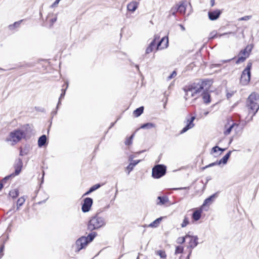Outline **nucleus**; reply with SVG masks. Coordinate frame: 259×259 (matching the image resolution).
I'll return each instance as SVG.
<instances>
[{
    "label": "nucleus",
    "instance_id": "a878e982",
    "mask_svg": "<svg viewBox=\"0 0 259 259\" xmlns=\"http://www.w3.org/2000/svg\"><path fill=\"white\" fill-rule=\"evenodd\" d=\"M19 195V190L17 189L12 190L9 192V195L13 198H16Z\"/></svg>",
    "mask_w": 259,
    "mask_h": 259
},
{
    "label": "nucleus",
    "instance_id": "7ed1b4c3",
    "mask_svg": "<svg viewBox=\"0 0 259 259\" xmlns=\"http://www.w3.org/2000/svg\"><path fill=\"white\" fill-rule=\"evenodd\" d=\"M25 137V134L23 131L20 130H15L10 133L6 138V141L10 142L11 145H14Z\"/></svg>",
    "mask_w": 259,
    "mask_h": 259
},
{
    "label": "nucleus",
    "instance_id": "de8ad7c7",
    "mask_svg": "<svg viewBox=\"0 0 259 259\" xmlns=\"http://www.w3.org/2000/svg\"><path fill=\"white\" fill-rule=\"evenodd\" d=\"M177 11H178L177 10V7L173 8L171 10V12L173 14H174Z\"/></svg>",
    "mask_w": 259,
    "mask_h": 259
},
{
    "label": "nucleus",
    "instance_id": "864d4df0",
    "mask_svg": "<svg viewBox=\"0 0 259 259\" xmlns=\"http://www.w3.org/2000/svg\"><path fill=\"white\" fill-rule=\"evenodd\" d=\"M211 6L213 7L214 5V0H210Z\"/></svg>",
    "mask_w": 259,
    "mask_h": 259
},
{
    "label": "nucleus",
    "instance_id": "4d7b16f0",
    "mask_svg": "<svg viewBox=\"0 0 259 259\" xmlns=\"http://www.w3.org/2000/svg\"><path fill=\"white\" fill-rule=\"evenodd\" d=\"M25 153H24L23 151L22 150H20V155L21 156H23L24 155H25Z\"/></svg>",
    "mask_w": 259,
    "mask_h": 259
},
{
    "label": "nucleus",
    "instance_id": "4be33fe9",
    "mask_svg": "<svg viewBox=\"0 0 259 259\" xmlns=\"http://www.w3.org/2000/svg\"><path fill=\"white\" fill-rule=\"evenodd\" d=\"M177 10L181 13L184 14L186 11V3L182 2L180 5L177 7Z\"/></svg>",
    "mask_w": 259,
    "mask_h": 259
},
{
    "label": "nucleus",
    "instance_id": "a19ab883",
    "mask_svg": "<svg viewBox=\"0 0 259 259\" xmlns=\"http://www.w3.org/2000/svg\"><path fill=\"white\" fill-rule=\"evenodd\" d=\"M4 245H2L0 246V258L3 257L4 255Z\"/></svg>",
    "mask_w": 259,
    "mask_h": 259
},
{
    "label": "nucleus",
    "instance_id": "c03bdc74",
    "mask_svg": "<svg viewBox=\"0 0 259 259\" xmlns=\"http://www.w3.org/2000/svg\"><path fill=\"white\" fill-rule=\"evenodd\" d=\"M217 164H218V162H213V163L209 164L208 165H206L205 167H204V168H207V167H209L210 166H212L215 165Z\"/></svg>",
    "mask_w": 259,
    "mask_h": 259
},
{
    "label": "nucleus",
    "instance_id": "e433bc0d",
    "mask_svg": "<svg viewBox=\"0 0 259 259\" xmlns=\"http://www.w3.org/2000/svg\"><path fill=\"white\" fill-rule=\"evenodd\" d=\"M134 167V164L133 163H130L129 165L127 166L126 169L128 170V174L133 169Z\"/></svg>",
    "mask_w": 259,
    "mask_h": 259
},
{
    "label": "nucleus",
    "instance_id": "603ef678",
    "mask_svg": "<svg viewBox=\"0 0 259 259\" xmlns=\"http://www.w3.org/2000/svg\"><path fill=\"white\" fill-rule=\"evenodd\" d=\"M140 162V160H137V161H134V162L132 163L133 164H134V166L136 165L139 162Z\"/></svg>",
    "mask_w": 259,
    "mask_h": 259
},
{
    "label": "nucleus",
    "instance_id": "49530a36",
    "mask_svg": "<svg viewBox=\"0 0 259 259\" xmlns=\"http://www.w3.org/2000/svg\"><path fill=\"white\" fill-rule=\"evenodd\" d=\"M250 19V16H245L240 19V20H248Z\"/></svg>",
    "mask_w": 259,
    "mask_h": 259
},
{
    "label": "nucleus",
    "instance_id": "6e6d98bb",
    "mask_svg": "<svg viewBox=\"0 0 259 259\" xmlns=\"http://www.w3.org/2000/svg\"><path fill=\"white\" fill-rule=\"evenodd\" d=\"M225 150H226V149H223V148H220V147H218V150L219 151H221L222 152H223Z\"/></svg>",
    "mask_w": 259,
    "mask_h": 259
},
{
    "label": "nucleus",
    "instance_id": "f03ea898",
    "mask_svg": "<svg viewBox=\"0 0 259 259\" xmlns=\"http://www.w3.org/2000/svg\"><path fill=\"white\" fill-rule=\"evenodd\" d=\"M247 102L250 109L249 113L252 114V116H253L259 109V95L252 93L248 97Z\"/></svg>",
    "mask_w": 259,
    "mask_h": 259
},
{
    "label": "nucleus",
    "instance_id": "a18cd8bd",
    "mask_svg": "<svg viewBox=\"0 0 259 259\" xmlns=\"http://www.w3.org/2000/svg\"><path fill=\"white\" fill-rule=\"evenodd\" d=\"M218 150V146H215L214 147H213L211 149V153H215V152H217Z\"/></svg>",
    "mask_w": 259,
    "mask_h": 259
},
{
    "label": "nucleus",
    "instance_id": "20e7f679",
    "mask_svg": "<svg viewBox=\"0 0 259 259\" xmlns=\"http://www.w3.org/2000/svg\"><path fill=\"white\" fill-rule=\"evenodd\" d=\"M105 224L106 223L103 218L96 215L90 220L88 224V229L93 231L104 226Z\"/></svg>",
    "mask_w": 259,
    "mask_h": 259
},
{
    "label": "nucleus",
    "instance_id": "1a4fd4ad",
    "mask_svg": "<svg viewBox=\"0 0 259 259\" xmlns=\"http://www.w3.org/2000/svg\"><path fill=\"white\" fill-rule=\"evenodd\" d=\"M93 204V199L88 197L84 199L83 203L82 206V210L84 212H88Z\"/></svg>",
    "mask_w": 259,
    "mask_h": 259
},
{
    "label": "nucleus",
    "instance_id": "09e8293b",
    "mask_svg": "<svg viewBox=\"0 0 259 259\" xmlns=\"http://www.w3.org/2000/svg\"><path fill=\"white\" fill-rule=\"evenodd\" d=\"M57 20V17H55V18L52 19L51 20H50V21H51V25H53V23L56 22Z\"/></svg>",
    "mask_w": 259,
    "mask_h": 259
},
{
    "label": "nucleus",
    "instance_id": "aec40b11",
    "mask_svg": "<svg viewBox=\"0 0 259 259\" xmlns=\"http://www.w3.org/2000/svg\"><path fill=\"white\" fill-rule=\"evenodd\" d=\"M162 219V217L156 219L154 221L149 225V227L151 228H156L157 227L159 224L160 223L161 220Z\"/></svg>",
    "mask_w": 259,
    "mask_h": 259
},
{
    "label": "nucleus",
    "instance_id": "f3484780",
    "mask_svg": "<svg viewBox=\"0 0 259 259\" xmlns=\"http://www.w3.org/2000/svg\"><path fill=\"white\" fill-rule=\"evenodd\" d=\"M157 38V37L155 36L154 39L150 43L149 47L146 50V53L149 54L152 52L154 48L155 47L156 43L155 41Z\"/></svg>",
    "mask_w": 259,
    "mask_h": 259
},
{
    "label": "nucleus",
    "instance_id": "c9c22d12",
    "mask_svg": "<svg viewBox=\"0 0 259 259\" xmlns=\"http://www.w3.org/2000/svg\"><path fill=\"white\" fill-rule=\"evenodd\" d=\"M188 238H186V236L185 237H179L177 239V242L178 243L182 244L183 243L186 239H187Z\"/></svg>",
    "mask_w": 259,
    "mask_h": 259
},
{
    "label": "nucleus",
    "instance_id": "8fccbe9b",
    "mask_svg": "<svg viewBox=\"0 0 259 259\" xmlns=\"http://www.w3.org/2000/svg\"><path fill=\"white\" fill-rule=\"evenodd\" d=\"M60 1H61V0H56V1L54 3V4L52 5V7H54V6H55L59 4V2H60Z\"/></svg>",
    "mask_w": 259,
    "mask_h": 259
},
{
    "label": "nucleus",
    "instance_id": "37998d69",
    "mask_svg": "<svg viewBox=\"0 0 259 259\" xmlns=\"http://www.w3.org/2000/svg\"><path fill=\"white\" fill-rule=\"evenodd\" d=\"M217 33L216 31H212L210 33L209 36L210 38H213L215 37V36L217 35Z\"/></svg>",
    "mask_w": 259,
    "mask_h": 259
},
{
    "label": "nucleus",
    "instance_id": "ddd939ff",
    "mask_svg": "<svg viewBox=\"0 0 259 259\" xmlns=\"http://www.w3.org/2000/svg\"><path fill=\"white\" fill-rule=\"evenodd\" d=\"M168 45V38L163 37L160 41L158 44L157 46V50H161L166 48Z\"/></svg>",
    "mask_w": 259,
    "mask_h": 259
},
{
    "label": "nucleus",
    "instance_id": "5701e85b",
    "mask_svg": "<svg viewBox=\"0 0 259 259\" xmlns=\"http://www.w3.org/2000/svg\"><path fill=\"white\" fill-rule=\"evenodd\" d=\"M138 5L136 2L130 3L127 5V9L130 11L134 12L137 8Z\"/></svg>",
    "mask_w": 259,
    "mask_h": 259
},
{
    "label": "nucleus",
    "instance_id": "412c9836",
    "mask_svg": "<svg viewBox=\"0 0 259 259\" xmlns=\"http://www.w3.org/2000/svg\"><path fill=\"white\" fill-rule=\"evenodd\" d=\"M231 151H230L227 154H226L219 162L218 164L221 163L226 164L230 156Z\"/></svg>",
    "mask_w": 259,
    "mask_h": 259
},
{
    "label": "nucleus",
    "instance_id": "0eeeda50",
    "mask_svg": "<svg viewBox=\"0 0 259 259\" xmlns=\"http://www.w3.org/2000/svg\"><path fill=\"white\" fill-rule=\"evenodd\" d=\"M251 50V48H249L247 46L245 49L240 51L238 55V59L236 61V63L238 64L244 62L249 57Z\"/></svg>",
    "mask_w": 259,
    "mask_h": 259
},
{
    "label": "nucleus",
    "instance_id": "ea45409f",
    "mask_svg": "<svg viewBox=\"0 0 259 259\" xmlns=\"http://www.w3.org/2000/svg\"><path fill=\"white\" fill-rule=\"evenodd\" d=\"M21 21H18V22H15L13 25H10L9 26L10 28L11 29H12L14 27H18V26H19V25H20V23L21 22Z\"/></svg>",
    "mask_w": 259,
    "mask_h": 259
},
{
    "label": "nucleus",
    "instance_id": "9b49d317",
    "mask_svg": "<svg viewBox=\"0 0 259 259\" xmlns=\"http://www.w3.org/2000/svg\"><path fill=\"white\" fill-rule=\"evenodd\" d=\"M23 166V162L20 158L17 159L14 164L15 172L14 174V176L18 175L22 169Z\"/></svg>",
    "mask_w": 259,
    "mask_h": 259
},
{
    "label": "nucleus",
    "instance_id": "72a5a7b5",
    "mask_svg": "<svg viewBox=\"0 0 259 259\" xmlns=\"http://www.w3.org/2000/svg\"><path fill=\"white\" fill-rule=\"evenodd\" d=\"M157 254L160 256L161 258H165L166 256V253L165 251L162 250H158L157 251Z\"/></svg>",
    "mask_w": 259,
    "mask_h": 259
},
{
    "label": "nucleus",
    "instance_id": "cd10ccee",
    "mask_svg": "<svg viewBox=\"0 0 259 259\" xmlns=\"http://www.w3.org/2000/svg\"><path fill=\"white\" fill-rule=\"evenodd\" d=\"M155 126V125L154 124L151 123V122H148V123H146L142 125H141L140 128H141L150 129V128L154 127Z\"/></svg>",
    "mask_w": 259,
    "mask_h": 259
},
{
    "label": "nucleus",
    "instance_id": "4468645a",
    "mask_svg": "<svg viewBox=\"0 0 259 259\" xmlns=\"http://www.w3.org/2000/svg\"><path fill=\"white\" fill-rule=\"evenodd\" d=\"M221 13V11L218 10H216L212 12H208L209 18L211 20H216L220 16Z\"/></svg>",
    "mask_w": 259,
    "mask_h": 259
},
{
    "label": "nucleus",
    "instance_id": "2eb2a0df",
    "mask_svg": "<svg viewBox=\"0 0 259 259\" xmlns=\"http://www.w3.org/2000/svg\"><path fill=\"white\" fill-rule=\"evenodd\" d=\"M186 238L190 239L189 246L190 247L193 248L197 245V238L196 237H192L189 235H186Z\"/></svg>",
    "mask_w": 259,
    "mask_h": 259
},
{
    "label": "nucleus",
    "instance_id": "58836bf2",
    "mask_svg": "<svg viewBox=\"0 0 259 259\" xmlns=\"http://www.w3.org/2000/svg\"><path fill=\"white\" fill-rule=\"evenodd\" d=\"M95 237V234H89L87 238H88L89 243L92 241V240L94 239V238Z\"/></svg>",
    "mask_w": 259,
    "mask_h": 259
},
{
    "label": "nucleus",
    "instance_id": "a211bd4d",
    "mask_svg": "<svg viewBox=\"0 0 259 259\" xmlns=\"http://www.w3.org/2000/svg\"><path fill=\"white\" fill-rule=\"evenodd\" d=\"M201 213L202 210L201 209L195 210L192 215L193 219L195 221L199 220L200 219Z\"/></svg>",
    "mask_w": 259,
    "mask_h": 259
},
{
    "label": "nucleus",
    "instance_id": "473e14b6",
    "mask_svg": "<svg viewBox=\"0 0 259 259\" xmlns=\"http://www.w3.org/2000/svg\"><path fill=\"white\" fill-rule=\"evenodd\" d=\"M134 135L133 134L128 139H126L125 141V144L126 145H129L132 143V140Z\"/></svg>",
    "mask_w": 259,
    "mask_h": 259
},
{
    "label": "nucleus",
    "instance_id": "5fc2aeb1",
    "mask_svg": "<svg viewBox=\"0 0 259 259\" xmlns=\"http://www.w3.org/2000/svg\"><path fill=\"white\" fill-rule=\"evenodd\" d=\"M187 187H184V188H175V190H182V189H187Z\"/></svg>",
    "mask_w": 259,
    "mask_h": 259
},
{
    "label": "nucleus",
    "instance_id": "13d9d810",
    "mask_svg": "<svg viewBox=\"0 0 259 259\" xmlns=\"http://www.w3.org/2000/svg\"><path fill=\"white\" fill-rule=\"evenodd\" d=\"M181 28V29L183 30V31H184L185 30V27L182 25H180Z\"/></svg>",
    "mask_w": 259,
    "mask_h": 259
},
{
    "label": "nucleus",
    "instance_id": "7c9ffc66",
    "mask_svg": "<svg viewBox=\"0 0 259 259\" xmlns=\"http://www.w3.org/2000/svg\"><path fill=\"white\" fill-rule=\"evenodd\" d=\"M14 174H11L10 175H9L5 178H4L2 180L1 183L3 184V186L5 185V184L7 182L8 180H9L10 179H11L12 177H14Z\"/></svg>",
    "mask_w": 259,
    "mask_h": 259
},
{
    "label": "nucleus",
    "instance_id": "79ce46f5",
    "mask_svg": "<svg viewBox=\"0 0 259 259\" xmlns=\"http://www.w3.org/2000/svg\"><path fill=\"white\" fill-rule=\"evenodd\" d=\"M62 92L60 95V98H59V102H58V106L59 105V104L60 103V100L62 98H63V97L64 96L65 94V90H62Z\"/></svg>",
    "mask_w": 259,
    "mask_h": 259
},
{
    "label": "nucleus",
    "instance_id": "f8f14e48",
    "mask_svg": "<svg viewBox=\"0 0 259 259\" xmlns=\"http://www.w3.org/2000/svg\"><path fill=\"white\" fill-rule=\"evenodd\" d=\"M238 124H236L235 123H232V124H226L225 126L224 131V134L225 135H229L232 130L233 129H234L236 130L238 127Z\"/></svg>",
    "mask_w": 259,
    "mask_h": 259
},
{
    "label": "nucleus",
    "instance_id": "b1692460",
    "mask_svg": "<svg viewBox=\"0 0 259 259\" xmlns=\"http://www.w3.org/2000/svg\"><path fill=\"white\" fill-rule=\"evenodd\" d=\"M47 141V137L45 135L41 136L38 140V145L39 147L44 146Z\"/></svg>",
    "mask_w": 259,
    "mask_h": 259
},
{
    "label": "nucleus",
    "instance_id": "39448f33",
    "mask_svg": "<svg viewBox=\"0 0 259 259\" xmlns=\"http://www.w3.org/2000/svg\"><path fill=\"white\" fill-rule=\"evenodd\" d=\"M252 67V63L248 62L247 64L246 68L243 71L241 78L240 82L243 85L247 84L250 79V70Z\"/></svg>",
    "mask_w": 259,
    "mask_h": 259
},
{
    "label": "nucleus",
    "instance_id": "6ab92c4d",
    "mask_svg": "<svg viewBox=\"0 0 259 259\" xmlns=\"http://www.w3.org/2000/svg\"><path fill=\"white\" fill-rule=\"evenodd\" d=\"M217 197V194H214L206 199L203 203V205L210 204L212 201H214L215 198Z\"/></svg>",
    "mask_w": 259,
    "mask_h": 259
},
{
    "label": "nucleus",
    "instance_id": "423d86ee",
    "mask_svg": "<svg viewBox=\"0 0 259 259\" xmlns=\"http://www.w3.org/2000/svg\"><path fill=\"white\" fill-rule=\"evenodd\" d=\"M166 167L162 165H157L152 169V177L158 179L164 176L165 174Z\"/></svg>",
    "mask_w": 259,
    "mask_h": 259
},
{
    "label": "nucleus",
    "instance_id": "c85d7f7f",
    "mask_svg": "<svg viewBox=\"0 0 259 259\" xmlns=\"http://www.w3.org/2000/svg\"><path fill=\"white\" fill-rule=\"evenodd\" d=\"M143 107H140L134 111V114L136 117L139 116L143 112Z\"/></svg>",
    "mask_w": 259,
    "mask_h": 259
},
{
    "label": "nucleus",
    "instance_id": "393cba45",
    "mask_svg": "<svg viewBox=\"0 0 259 259\" xmlns=\"http://www.w3.org/2000/svg\"><path fill=\"white\" fill-rule=\"evenodd\" d=\"M158 199L159 201L157 203L158 205H163L168 202V199L167 197H158Z\"/></svg>",
    "mask_w": 259,
    "mask_h": 259
},
{
    "label": "nucleus",
    "instance_id": "f704fd0d",
    "mask_svg": "<svg viewBox=\"0 0 259 259\" xmlns=\"http://www.w3.org/2000/svg\"><path fill=\"white\" fill-rule=\"evenodd\" d=\"M183 251V247L181 246H177L176 249L175 253L176 254H179L181 253Z\"/></svg>",
    "mask_w": 259,
    "mask_h": 259
},
{
    "label": "nucleus",
    "instance_id": "dca6fc26",
    "mask_svg": "<svg viewBox=\"0 0 259 259\" xmlns=\"http://www.w3.org/2000/svg\"><path fill=\"white\" fill-rule=\"evenodd\" d=\"M202 97L204 103L209 104L210 102V96L208 92H203Z\"/></svg>",
    "mask_w": 259,
    "mask_h": 259
},
{
    "label": "nucleus",
    "instance_id": "f257e3e1",
    "mask_svg": "<svg viewBox=\"0 0 259 259\" xmlns=\"http://www.w3.org/2000/svg\"><path fill=\"white\" fill-rule=\"evenodd\" d=\"M210 83V81H203L201 83H194L192 84L186 86L184 89L185 92V99L188 100L191 98L196 99L200 95V93L202 91L204 85Z\"/></svg>",
    "mask_w": 259,
    "mask_h": 259
},
{
    "label": "nucleus",
    "instance_id": "bb28decb",
    "mask_svg": "<svg viewBox=\"0 0 259 259\" xmlns=\"http://www.w3.org/2000/svg\"><path fill=\"white\" fill-rule=\"evenodd\" d=\"M100 187H101V185L100 184H96V185L93 186L92 187H91L90 190L84 194V195H89L90 193H91V192L98 189Z\"/></svg>",
    "mask_w": 259,
    "mask_h": 259
},
{
    "label": "nucleus",
    "instance_id": "c756f323",
    "mask_svg": "<svg viewBox=\"0 0 259 259\" xmlns=\"http://www.w3.org/2000/svg\"><path fill=\"white\" fill-rule=\"evenodd\" d=\"M25 199L24 197H21L20 198H19L18 200H17V207H19V206H22L23 203L25 202Z\"/></svg>",
    "mask_w": 259,
    "mask_h": 259
},
{
    "label": "nucleus",
    "instance_id": "6e6552de",
    "mask_svg": "<svg viewBox=\"0 0 259 259\" xmlns=\"http://www.w3.org/2000/svg\"><path fill=\"white\" fill-rule=\"evenodd\" d=\"M89 243L88 238L85 237H81L76 241V250L77 251H80L87 246Z\"/></svg>",
    "mask_w": 259,
    "mask_h": 259
},
{
    "label": "nucleus",
    "instance_id": "3c124183",
    "mask_svg": "<svg viewBox=\"0 0 259 259\" xmlns=\"http://www.w3.org/2000/svg\"><path fill=\"white\" fill-rule=\"evenodd\" d=\"M234 34V33H233L232 32H228V33H224L223 34H219V36L221 37L222 36H223V35H227V34Z\"/></svg>",
    "mask_w": 259,
    "mask_h": 259
},
{
    "label": "nucleus",
    "instance_id": "9d476101",
    "mask_svg": "<svg viewBox=\"0 0 259 259\" xmlns=\"http://www.w3.org/2000/svg\"><path fill=\"white\" fill-rule=\"evenodd\" d=\"M195 119V116H192L190 118H187V124L181 131V134L185 133L189 129H191L194 127V124L193 123V121Z\"/></svg>",
    "mask_w": 259,
    "mask_h": 259
},
{
    "label": "nucleus",
    "instance_id": "2f4dec72",
    "mask_svg": "<svg viewBox=\"0 0 259 259\" xmlns=\"http://www.w3.org/2000/svg\"><path fill=\"white\" fill-rule=\"evenodd\" d=\"M189 223V219L185 217L182 224H181L182 227H185L187 225H188Z\"/></svg>",
    "mask_w": 259,
    "mask_h": 259
},
{
    "label": "nucleus",
    "instance_id": "bf43d9fd",
    "mask_svg": "<svg viewBox=\"0 0 259 259\" xmlns=\"http://www.w3.org/2000/svg\"><path fill=\"white\" fill-rule=\"evenodd\" d=\"M3 187V184L0 183V190L2 189V188Z\"/></svg>",
    "mask_w": 259,
    "mask_h": 259
},
{
    "label": "nucleus",
    "instance_id": "4c0bfd02",
    "mask_svg": "<svg viewBox=\"0 0 259 259\" xmlns=\"http://www.w3.org/2000/svg\"><path fill=\"white\" fill-rule=\"evenodd\" d=\"M177 75V72L176 71H174L171 73V74L168 76L167 77V80H169L173 78H174L175 77H176Z\"/></svg>",
    "mask_w": 259,
    "mask_h": 259
}]
</instances>
